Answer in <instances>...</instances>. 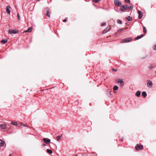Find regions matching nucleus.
I'll return each mask as SVG.
<instances>
[{"label":"nucleus","mask_w":156,"mask_h":156,"mask_svg":"<svg viewBox=\"0 0 156 156\" xmlns=\"http://www.w3.org/2000/svg\"><path fill=\"white\" fill-rule=\"evenodd\" d=\"M132 40V38L131 37H129L125 38L121 41V43H127L131 41Z\"/></svg>","instance_id":"nucleus-1"},{"label":"nucleus","mask_w":156,"mask_h":156,"mask_svg":"<svg viewBox=\"0 0 156 156\" xmlns=\"http://www.w3.org/2000/svg\"><path fill=\"white\" fill-rule=\"evenodd\" d=\"M135 148L136 150H138L142 149L143 148V146L141 145L137 144L135 147Z\"/></svg>","instance_id":"nucleus-2"},{"label":"nucleus","mask_w":156,"mask_h":156,"mask_svg":"<svg viewBox=\"0 0 156 156\" xmlns=\"http://www.w3.org/2000/svg\"><path fill=\"white\" fill-rule=\"evenodd\" d=\"M18 33V31L15 30H9L8 31V33L10 34H16Z\"/></svg>","instance_id":"nucleus-3"},{"label":"nucleus","mask_w":156,"mask_h":156,"mask_svg":"<svg viewBox=\"0 0 156 156\" xmlns=\"http://www.w3.org/2000/svg\"><path fill=\"white\" fill-rule=\"evenodd\" d=\"M147 86L151 88L152 87V83L151 81L150 80H147Z\"/></svg>","instance_id":"nucleus-4"},{"label":"nucleus","mask_w":156,"mask_h":156,"mask_svg":"<svg viewBox=\"0 0 156 156\" xmlns=\"http://www.w3.org/2000/svg\"><path fill=\"white\" fill-rule=\"evenodd\" d=\"M128 8V7L126 5H124L121 6L120 9L122 11H125Z\"/></svg>","instance_id":"nucleus-5"},{"label":"nucleus","mask_w":156,"mask_h":156,"mask_svg":"<svg viewBox=\"0 0 156 156\" xmlns=\"http://www.w3.org/2000/svg\"><path fill=\"white\" fill-rule=\"evenodd\" d=\"M115 5L117 6H119L121 4V3L118 0H117L114 1Z\"/></svg>","instance_id":"nucleus-6"},{"label":"nucleus","mask_w":156,"mask_h":156,"mask_svg":"<svg viewBox=\"0 0 156 156\" xmlns=\"http://www.w3.org/2000/svg\"><path fill=\"white\" fill-rule=\"evenodd\" d=\"M137 12L139 15V18L141 19L143 16V13L141 11L139 10H138Z\"/></svg>","instance_id":"nucleus-7"},{"label":"nucleus","mask_w":156,"mask_h":156,"mask_svg":"<svg viewBox=\"0 0 156 156\" xmlns=\"http://www.w3.org/2000/svg\"><path fill=\"white\" fill-rule=\"evenodd\" d=\"M11 8V7L9 5H8L6 6V10L7 12L9 14H10V9Z\"/></svg>","instance_id":"nucleus-8"},{"label":"nucleus","mask_w":156,"mask_h":156,"mask_svg":"<svg viewBox=\"0 0 156 156\" xmlns=\"http://www.w3.org/2000/svg\"><path fill=\"white\" fill-rule=\"evenodd\" d=\"M43 140L44 141V142L46 144H48L51 141V140L50 139L47 138H44L43 139Z\"/></svg>","instance_id":"nucleus-9"},{"label":"nucleus","mask_w":156,"mask_h":156,"mask_svg":"<svg viewBox=\"0 0 156 156\" xmlns=\"http://www.w3.org/2000/svg\"><path fill=\"white\" fill-rule=\"evenodd\" d=\"M117 82L120 83L121 86L124 84V82L122 79H118L117 80Z\"/></svg>","instance_id":"nucleus-10"},{"label":"nucleus","mask_w":156,"mask_h":156,"mask_svg":"<svg viewBox=\"0 0 156 156\" xmlns=\"http://www.w3.org/2000/svg\"><path fill=\"white\" fill-rule=\"evenodd\" d=\"M0 126L2 127L1 129H6L7 125L5 124H2L0 125Z\"/></svg>","instance_id":"nucleus-11"},{"label":"nucleus","mask_w":156,"mask_h":156,"mask_svg":"<svg viewBox=\"0 0 156 156\" xmlns=\"http://www.w3.org/2000/svg\"><path fill=\"white\" fill-rule=\"evenodd\" d=\"M110 29L111 27L110 26H108L104 30V32L105 33H107L109 30Z\"/></svg>","instance_id":"nucleus-12"},{"label":"nucleus","mask_w":156,"mask_h":156,"mask_svg":"<svg viewBox=\"0 0 156 156\" xmlns=\"http://www.w3.org/2000/svg\"><path fill=\"white\" fill-rule=\"evenodd\" d=\"M5 143V142L4 141L2 140H0V146L2 147L3 146Z\"/></svg>","instance_id":"nucleus-13"},{"label":"nucleus","mask_w":156,"mask_h":156,"mask_svg":"<svg viewBox=\"0 0 156 156\" xmlns=\"http://www.w3.org/2000/svg\"><path fill=\"white\" fill-rule=\"evenodd\" d=\"M32 29V27H30L27 30L24 31V32L25 33L30 32L31 31Z\"/></svg>","instance_id":"nucleus-14"},{"label":"nucleus","mask_w":156,"mask_h":156,"mask_svg":"<svg viewBox=\"0 0 156 156\" xmlns=\"http://www.w3.org/2000/svg\"><path fill=\"white\" fill-rule=\"evenodd\" d=\"M144 35L143 34H141L140 36H138L136 37L135 40H137L139 39H140V38L143 37Z\"/></svg>","instance_id":"nucleus-15"},{"label":"nucleus","mask_w":156,"mask_h":156,"mask_svg":"<svg viewBox=\"0 0 156 156\" xmlns=\"http://www.w3.org/2000/svg\"><path fill=\"white\" fill-rule=\"evenodd\" d=\"M141 92L140 91H137L136 93V97H139L140 96Z\"/></svg>","instance_id":"nucleus-16"},{"label":"nucleus","mask_w":156,"mask_h":156,"mask_svg":"<svg viewBox=\"0 0 156 156\" xmlns=\"http://www.w3.org/2000/svg\"><path fill=\"white\" fill-rule=\"evenodd\" d=\"M8 41V40L6 39H3L1 41V42L3 44L6 43Z\"/></svg>","instance_id":"nucleus-17"},{"label":"nucleus","mask_w":156,"mask_h":156,"mask_svg":"<svg viewBox=\"0 0 156 156\" xmlns=\"http://www.w3.org/2000/svg\"><path fill=\"white\" fill-rule=\"evenodd\" d=\"M147 93L145 91H143L142 93V95L143 96L144 98L145 97L147 96Z\"/></svg>","instance_id":"nucleus-18"},{"label":"nucleus","mask_w":156,"mask_h":156,"mask_svg":"<svg viewBox=\"0 0 156 156\" xmlns=\"http://www.w3.org/2000/svg\"><path fill=\"white\" fill-rule=\"evenodd\" d=\"M118 87L116 85L114 86L113 88V89L114 91L117 90H118Z\"/></svg>","instance_id":"nucleus-19"},{"label":"nucleus","mask_w":156,"mask_h":156,"mask_svg":"<svg viewBox=\"0 0 156 156\" xmlns=\"http://www.w3.org/2000/svg\"><path fill=\"white\" fill-rule=\"evenodd\" d=\"M47 151L48 153H49L50 154H51L52 153V151L51 150H49V149H47Z\"/></svg>","instance_id":"nucleus-20"},{"label":"nucleus","mask_w":156,"mask_h":156,"mask_svg":"<svg viewBox=\"0 0 156 156\" xmlns=\"http://www.w3.org/2000/svg\"><path fill=\"white\" fill-rule=\"evenodd\" d=\"M11 124L13 125L14 126H17V123L16 122H12L11 123Z\"/></svg>","instance_id":"nucleus-21"},{"label":"nucleus","mask_w":156,"mask_h":156,"mask_svg":"<svg viewBox=\"0 0 156 156\" xmlns=\"http://www.w3.org/2000/svg\"><path fill=\"white\" fill-rule=\"evenodd\" d=\"M46 15L48 17H50V13L49 12V10H47L46 12Z\"/></svg>","instance_id":"nucleus-22"},{"label":"nucleus","mask_w":156,"mask_h":156,"mask_svg":"<svg viewBox=\"0 0 156 156\" xmlns=\"http://www.w3.org/2000/svg\"><path fill=\"white\" fill-rule=\"evenodd\" d=\"M61 137V135L58 136L56 137V139L57 140V141H58L60 139Z\"/></svg>","instance_id":"nucleus-23"},{"label":"nucleus","mask_w":156,"mask_h":156,"mask_svg":"<svg viewBox=\"0 0 156 156\" xmlns=\"http://www.w3.org/2000/svg\"><path fill=\"white\" fill-rule=\"evenodd\" d=\"M126 18L127 20L129 21H131L132 20V18L129 16H128Z\"/></svg>","instance_id":"nucleus-24"},{"label":"nucleus","mask_w":156,"mask_h":156,"mask_svg":"<svg viewBox=\"0 0 156 156\" xmlns=\"http://www.w3.org/2000/svg\"><path fill=\"white\" fill-rule=\"evenodd\" d=\"M143 32L144 33H146L147 32V30L146 27L144 26L143 27Z\"/></svg>","instance_id":"nucleus-25"},{"label":"nucleus","mask_w":156,"mask_h":156,"mask_svg":"<svg viewBox=\"0 0 156 156\" xmlns=\"http://www.w3.org/2000/svg\"><path fill=\"white\" fill-rule=\"evenodd\" d=\"M20 125H21V126H24L25 127H27V125H26V124H24V123H23L22 122H21L20 123Z\"/></svg>","instance_id":"nucleus-26"},{"label":"nucleus","mask_w":156,"mask_h":156,"mask_svg":"<svg viewBox=\"0 0 156 156\" xmlns=\"http://www.w3.org/2000/svg\"><path fill=\"white\" fill-rule=\"evenodd\" d=\"M128 9L129 10H132L133 9V8L132 6H129L128 7Z\"/></svg>","instance_id":"nucleus-27"},{"label":"nucleus","mask_w":156,"mask_h":156,"mask_svg":"<svg viewBox=\"0 0 156 156\" xmlns=\"http://www.w3.org/2000/svg\"><path fill=\"white\" fill-rule=\"evenodd\" d=\"M117 23H118L121 24L122 23V22L120 20H118L117 21Z\"/></svg>","instance_id":"nucleus-28"},{"label":"nucleus","mask_w":156,"mask_h":156,"mask_svg":"<svg viewBox=\"0 0 156 156\" xmlns=\"http://www.w3.org/2000/svg\"><path fill=\"white\" fill-rule=\"evenodd\" d=\"M123 30V29H119V30H117V31L118 32H120V31H122Z\"/></svg>","instance_id":"nucleus-29"},{"label":"nucleus","mask_w":156,"mask_h":156,"mask_svg":"<svg viewBox=\"0 0 156 156\" xmlns=\"http://www.w3.org/2000/svg\"><path fill=\"white\" fill-rule=\"evenodd\" d=\"M100 1V0H93V1L95 3H97Z\"/></svg>","instance_id":"nucleus-30"},{"label":"nucleus","mask_w":156,"mask_h":156,"mask_svg":"<svg viewBox=\"0 0 156 156\" xmlns=\"http://www.w3.org/2000/svg\"><path fill=\"white\" fill-rule=\"evenodd\" d=\"M153 68V66L152 65H150L149 66V68L150 69H152Z\"/></svg>","instance_id":"nucleus-31"},{"label":"nucleus","mask_w":156,"mask_h":156,"mask_svg":"<svg viewBox=\"0 0 156 156\" xmlns=\"http://www.w3.org/2000/svg\"><path fill=\"white\" fill-rule=\"evenodd\" d=\"M17 16H18V20H20V16L18 13L17 14Z\"/></svg>","instance_id":"nucleus-32"},{"label":"nucleus","mask_w":156,"mask_h":156,"mask_svg":"<svg viewBox=\"0 0 156 156\" xmlns=\"http://www.w3.org/2000/svg\"><path fill=\"white\" fill-rule=\"evenodd\" d=\"M105 24H106L105 23H104H104H101V26H104V25H105Z\"/></svg>","instance_id":"nucleus-33"},{"label":"nucleus","mask_w":156,"mask_h":156,"mask_svg":"<svg viewBox=\"0 0 156 156\" xmlns=\"http://www.w3.org/2000/svg\"><path fill=\"white\" fill-rule=\"evenodd\" d=\"M125 2L126 3H129L130 2L129 0H125Z\"/></svg>","instance_id":"nucleus-34"},{"label":"nucleus","mask_w":156,"mask_h":156,"mask_svg":"<svg viewBox=\"0 0 156 156\" xmlns=\"http://www.w3.org/2000/svg\"><path fill=\"white\" fill-rule=\"evenodd\" d=\"M154 49L156 51V44H155L154 45Z\"/></svg>","instance_id":"nucleus-35"},{"label":"nucleus","mask_w":156,"mask_h":156,"mask_svg":"<svg viewBox=\"0 0 156 156\" xmlns=\"http://www.w3.org/2000/svg\"><path fill=\"white\" fill-rule=\"evenodd\" d=\"M66 19H64L63 21V22H66Z\"/></svg>","instance_id":"nucleus-36"},{"label":"nucleus","mask_w":156,"mask_h":156,"mask_svg":"<svg viewBox=\"0 0 156 156\" xmlns=\"http://www.w3.org/2000/svg\"><path fill=\"white\" fill-rule=\"evenodd\" d=\"M112 70L115 71H117V69H115L114 68H113V69H112Z\"/></svg>","instance_id":"nucleus-37"},{"label":"nucleus","mask_w":156,"mask_h":156,"mask_svg":"<svg viewBox=\"0 0 156 156\" xmlns=\"http://www.w3.org/2000/svg\"><path fill=\"white\" fill-rule=\"evenodd\" d=\"M155 73H156V71H155Z\"/></svg>","instance_id":"nucleus-38"},{"label":"nucleus","mask_w":156,"mask_h":156,"mask_svg":"<svg viewBox=\"0 0 156 156\" xmlns=\"http://www.w3.org/2000/svg\"><path fill=\"white\" fill-rule=\"evenodd\" d=\"M75 156H77V155H75Z\"/></svg>","instance_id":"nucleus-39"},{"label":"nucleus","mask_w":156,"mask_h":156,"mask_svg":"<svg viewBox=\"0 0 156 156\" xmlns=\"http://www.w3.org/2000/svg\"><path fill=\"white\" fill-rule=\"evenodd\" d=\"M9 156H11V155H9Z\"/></svg>","instance_id":"nucleus-40"}]
</instances>
